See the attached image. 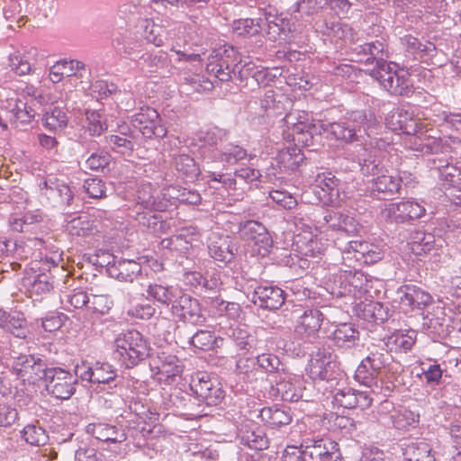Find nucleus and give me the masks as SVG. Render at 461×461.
I'll return each instance as SVG.
<instances>
[{
	"instance_id": "nucleus-19",
	"label": "nucleus",
	"mask_w": 461,
	"mask_h": 461,
	"mask_svg": "<svg viewBox=\"0 0 461 461\" xmlns=\"http://www.w3.org/2000/svg\"><path fill=\"white\" fill-rule=\"evenodd\" d=\"M338 179L331 174H320L316 178L315 194L320 202L326 205H332L339 195Z\"/></svg>"
},
{
	"instance_id": "nucleus-28",
	"label": "nucleus",
	"mask_w": 461,
	"mask_h": 461,
	"mask_svg": "<svg viewBox=\"0 0 461 461\" xmlns=\"http://www.w3.org/2000/svg\"><path fill=\"white\" fill-rule=\"evenodd\" d=\"M276 159L280 168L293 171L303 163L304 155L296 144H293L281 149Z\"/></svg>"
},
{
	"instance_id": "nucleus-63",
	"label": "nucleus",
	"mask_w": 461,
	"mask_h": 461,
	"mask_svg": "<svg viewBox=\"0 0 461 461\" xmlns=\"http://www.w3.org/2000/svg\"><path fill=\"white\" fill-rule=\"evenodd\" d=\"M92 92L95 94L97 98H106L110 95L116 92L117 86L113 83H109L105 80H96L92 86Z\"/></svg>"
},
{
	"instance_id": "nucleus-25",
	"label": "nucleus",
	"mask_w": 461,
	"mask_h": 461,
	"mask_svg": "<svg viewBox=\"0 0 461 461\" xmlns=\"http://www.w3.org/2000/svg\"><path fill=\"white\" fill-rule=\"evenodd\" d=\"M285 290H252L251 302L266 310L279 309L285 303Z\"/></svg>"
},
{
	"instance_id": "nucleus-16",
	"label": "nucleus",
	"mask_w": 461,
	"mask_h": 461,
	"mask_svg": "<svg viewBox=\"0 0 461 461\" xmlns=\"http://www.w3.org/2000/svg\"><path fill=\"white\" fill-rule=\"evenodd\" d=\"M355 312L362 320L375 324H383L388 320L389 310L375 301H361L356 303Z\"/></svg>"
},
{
	"instance_id": "nucleus-37",
	"label": "nucleus",
	"mask_w": 461,
	"mask_h": 461,
	"mask_svg": "<svg viewBox=\"0 0 461 461\" xmlns=\"http://www.w3.org/2000/svg\"><path fill=\"white\" fill-rule=\"evenodd\" d=\"M67 230L70 235L83 238L91 236L97 231L94 221L87 216L74 218L68 223Z\"/></svg>"
},
{
	"instance_id": "nucleus-3",
	"label": "nucleus",
	"mask_w": 461,
	"mask_h": 461,
	"mask_svg": "<svg viewBox=\"0 0 461 461\" xmlns=\"http://www.w3.org/2000/svg\"><path fill=\"white\" fill-rule=\"evenodd\" d=\"M371 76L391 94L402 95L409 92L411 86L409 73L402 68L398 69L394 63L377 61Z\"/></svg>"
},
{
	"instance_id": "nucleus-33",
	"label": "nucleus",
	"mask_w": 461,
	"mask_h": 461,
	"mask_svg": "<svg viewBox=\"0 0 461 461\" xmlns=\"http://www.w3.org/2000/svg\"><path fill=\"white\" fill-rule=\"evenodd\" d=\"M231 30L239 37L250 38L261 32L262 21L253 18L238 19L232 22Z\"/></svg>"
},
{
	"instance_id": "nucleus-56",
	"label": "nucleus",
	"mask_w": 461,
	"mask_h": 461,
	"mask_svg": "<svg viewBox=\"0 0 461 461\" xmlns=\"http://www.w3.org/2000/svg\"><path fill=\"white\" fill-rule=\"evenodd\" d=\"M270 199L279 207L291 210L297 205V200L288 192L282 190H272L269 192Z\"/></svg>"
},
{
	"instance_id": "nucleus-57",
	"label": "nucleus",
	"mask_w": 461,
	"mask_h": 461,
	"mask_svg": "<svg viewBox=\"0 0 461 461\" xmlns=\"http://www.w3.org/2000/svg\"><path fill=\"white\" fill-rule=\"evenodd\" d=\"M263 233H268L267 229L258 221H247L241 230L242 237L245 239L247 243L255 240H259L258 237L262 236Z\"/></svg>"
},
{
	"instance_id": "nucleus-44",
	"label": "nucleus",
	"mask_w": 461,
	"mask_h": 461,
	"mask_svg": "<svg viewBox=\"0 0 461 461\" xmlns=\"http://www.w3.org/2000/svg\"><path fill=\"white\" fill-rule=\"evenodd\" d=\"M116 378V371L113 369L110 364L96 363L95 366L94 367L93 384L108 385V389H112L113 385H111V384L115 382Z\"/></svg>"
},
{
	"instance_id": "nucleus-38",
	"label": "nucleus",
	"mask_w": 461,
	"mask_h": 461,
	"mask_svg": "<svg viewBox=\"0 0 461 461\" xmlns=\"http://www.w3.org/2000/svg\"><path fill=\"white\" fill-rule=\"evenodd\" d=\"M256 365L267 373V380L285 371V365L273 354L264 353L258 356Z\"/></svg>"
},
{
	"instance_id": "nucleus-2",
	"label": "nucleus",
	"mask_w": 461,
	"mask_h": 461,
	"mask_svg": "<svg viewBox=\"0 0 461 461\" xmlns=\"http://www.w3.org/2000/svg\"><path fill=\"white\" fill-rule=\"evenodd\" d=\"M294 246L297 254H285L282 262L293 269L296 275H301L310 267V261L303 257H316L322 254L326 249V245L321 242L318 234L307 230H303L295 236Z\"/></svg>"
},
{
	"instance_id": "nucleus-62",
	"label": "nucleus",
	"mask_w": 461,
	"mask_h": 461,
	"mask_svg": "<svg viewBox=\"0 0 461 461\" xmlns=\"http://www.w3.org/2000/svg\"><path fill=\"white\" fill-rule=\"evenodd\" d=\"M402 41L409 50L415 52H428L432 53L436 50V47L431 42L421 43L419 40L411 35H406L402 38Z\"/></svg>"
},
{
	"instance_id": "nucleus-43",
	"label": "nucleus",
	"mask_w": 461,
	"mask_h": 461,
	"mask_svg": "<svg viewBox=\"0 0 461 461\" xmlns=\"http://www.w3.org/2000/svg\"><path fill=\"white\" fill-rule=\"evenodd\" d=\"M8 66L11 71L19 77L32 75L34 72V69L25 54H22L19 51H15L9 55Z\"/></svg>"
},
{
	"instance_id": "nucleus-14",
	"label": "nucleus",
	"mask_w": 461,
	"mask_h": 461,
	"mask_svg": "<svg viewBox=\"0 0 461 461\" xmlns=\"http://www.w3.org/2000/svg\"><path fill=\"white\" fill-rule=\"evenodd\" d=\"M230 54H235L233 48L223 50V51H216L210 57V60L206 65V70L209 74L213 75L221 81H227L230 78L231 66L236 60L230 62Z\"/></svg>"
},
{
	"instance_id": "nucleus-4",
	"label": "nucleus",
	"mask_w": 461,
	"mask_h": 461,
	"mask_svg": "<svg viewBox=\"0 0 461 461\" xmlns=\"http://www.w3.org/2000/svg\"><path fill=\"white\" fill-rule=\"evenodd\" d=\"M190 389L198 401L207 406L220 405L225 398V391L216 377H212L206 372H198L193 377Z\"/></svg>"
},
{
	"instance_id": "nucleus-35",
	"label": "nucleus",
	"mask_w": 461,
	"mask_h": 461,
	"mask_svg": "<svg viewBox=\"0 0 461 461\" xmlns=\"http://www.w3.org/2000/svg\"><path fill=\"white\" fill-rule=\"evenodd\" d=\"M443 131L453 143H461V113L443 112Z\"/></svg>"
},
{
	"instance_id": "nucleus-52",
	"label": "nucleus",
	"mask_w": 461,
	"mask_h": 461,
	"mask_svg": "<svg viewBox=\"0 0 461 461\" xmlns=\"http://www.w3.org/2000/svg\"><path fill=\"white\" fill-rule=\"evenodd\" d=\"M262 235L263 236L258 237L259 240H255L247 244L250 249L252 255L264 258L270 252L272 248V239L269 233H263Z\"/></svg>"
},
{
	"instance_id": "nucleus-26",
	"label": "nucleus",
	"mask_w": 461,
	"mask_h": 461,
	"mask_svg": "<svg viewBox=\"0 0 461 461\" xmlns=\"http://www.w3.org/2000/svg\"><path fill=\"white\" fill-rule=\"evenodd\" d=\"M259 417L261 420L270 426L271 429H277L288 425L292 421L290 408H281L276 405L262 408L259 412Z\"/></svg>"
},
{
	"instance_id": "nucleus-23",
	"label": "nucleus",
	"mask_w": 461,
	"mask_h": 461,
	"mask_svg": "<svg viewBox=\"0 0 461 461\" xmlns=\"http://www.w3.org/2000/svg\"><path fill=\"white\" fill-rule=\"evenodd\" d=\"M282 373L273 378H268V382L271 384L270 395L276 398L280 397L283 401L291 402L299 401L301 394L297 392L294 384L285 380Z\"/></svg>"
},
{
	"instance_id": "nucleus-59",
	"label": "nucleus",
	"mask_w": 461,
	"mask_h": 461,
	"mask_svg": "<svg viewBox=\"0 0 461 461\" xmlns=\"http://www.w3.org/2000/svg\"><path fill=\"white\" fill-rule=\"evenodd\" d=\"M68 317L64 313L50 312L41 318V327L46 332H54L59 330Z\"/></svg>"
},
{
	"instance_id": "nucleus-18",
	"label": "nucleus",
	"mask_w": 461,
	"mask_h": 461,
	"mask_svg": "<svg viewBox=\"0 0 461 461\" xmlns=\"http://www.w3.org/2000/svg\"><path fill=\"white\" fill-rule=\"evenodd\" d=\"M208 250L215 260L228 263L234 258L237 249L229 237L213 234L209 239Z\"/></svg>"
},
{
	"instance_id": "nucleus-15",
	"label": "nucleus",
	"mask_w": 461,
	"mask_h": 461,
	"mask_svg": "<svg viewBox=\"0 0 461 461\" xmlns=\"http://www.w3.org/2000/svg\"><path fill=\"white\" fill-rule=\"evenodd\" d=\"M375 176L372 180L371 191L373 193L393 195L401 189L402 179L388 174V170L375 166L372 169Z\"/></svg>"
},
{
	"instance_id": "nucleus-54",
	"label": "nucleus",
	"mask_w": 461,
	"mask_h": 461,
	"mask_svg": "<svg viewBox=\"0 0 461 461\" xmlns=\"http://www.w3.org/2000/svg\"><path fill=\"white\" fill-rule=\"evenodd\" d=\"M356 393V389L351 387H344L336 391L333 399L339 406L343 408L355 409L357 408Z\"/></svg>"
},
{
	"instance_id": "nucleus-31",
	"label": "nucleus",
	"mask_w": 461,
	"mask_h": 461,
	"mask_svg": "<svg viewBox=\"0 0 461 461\" xmlns=\"http://www.w3.org/2000/svg\"><path fill=\"white\" fill-rule=\"evenodd\" d=\"M321 128V134L326 138L334 139L344 142H351L356 140V132L353 129L347 127L344 123H320Z\"/></svg>"
},
{
	"instance_id": "nucleus-36",
	"label": "nucleus",
	"mask_w": 461,
	"mask_h": 461,
	"mask_svg": "<svg viewBox=\"0 0 461 461\" xmlns=\"http://www.w3.org/2000/svg\"><path fill=\"white\" fill-rule=\"evenodd\" d=\"M143 32L144 40L156 47H162L165 43V28L158 23H156L152 19H145L143 21Z\"/></svg>"
},
{
	"instance_id": "nucleus-24",
	"label": "nucleus",
	"mask_w": 461,
	"mask_h": 461,
	"mask_svg": "<svg viewBox=\"0 0 461 461\" xmlns=\"http://www.w3.org/2000/svg\"><path fill=\"white\" fill-rule=\"evenodd\" d=\"M0 328L19 339H24L28 334L24 314L17 311L5 312L0 318Z\"/></svg>"
},
{
	"instance_id": "nucleus-17",
	"label": "nucleus",
	"mask_w": 461,
	"mask_h": 461,
	"mask_svg": "<svg viewBox=\"0 0 461 461\" xmlns=\"http://www.w3.org/2000/svg\"><path fill=\"white\" fill-rule=\"evenodd\" d=\"M331 339L337 347L348 349L358 345L360 331L355 323L340 322L335 325Z\"/></svg>"
},
{
	"instance_id": "nucleus-8",
	"label": "nucleus",
	"mask_w": 461,
	"mask_h": 461,
	"mask_svg": "<svg viewBox=\"0 0 461 461\" xmlns=\"http://www.w3.org/2000/svg\"><path fill=\"white\" fill-rule=\"evenodd\" d=\"M406 119H402L399 131L416 136L420 143L418 150L424 152H438L440 149V138L432 137L428 134V124L412 117V114L406 111Z\"/></svg>"
},
{
	"instance_id": "nucleus-58",
	"label": "nucleus",
	"mask_w": 461,
	"mask_h": 461,
	"mask_svg": "<svg viewBox=\"0 0 461 461\" xmlns=\"http://www.w3.org/2000/svg\"><path fill=\"white\" fill-rule=\"evenodd\" d=\"M112 157L108 152H96L86 160V167L91 170L102 171L109 166Z\"/></svg>"
},
{
	"instance_id": "nucleus-45",
	"label": "nucleus",
	"mask_w": 461,
	"mask_h": 461,
	"mask_svg": "<svg viewBox=\"0 0 461 461\" xmlns=\"http://www.w3.org/2000/svg\"><path fill=\"white\" fill-rule=\"evenodd\" d=\"M266 21L267 23V34L271 41H276L277 38L290 30L289 21L277 15H273L270 13L266 14Z\"/></svg>"
},
{
	"instance_id": "nucleus-48",
	"label": "nucleus",
	"mask_w": 461,
	"mask_h": 461,
	"mask_svg": "<svg viewBox=\"0 0 461 461\" xmlns=\"http://www.w3.org/2000/svg\"><path fill=\"white\" fill-rule=\"evenodd\" d=\"M44 125L50 131H59L66 127L68 117L60 108L54 107L47 112L43 118Z\"/></svg>"
},
{
	"instance_id": "nucleus-7",
	"label": "nucleus",
	"mask_w": 461,
	"mask_h": 461,
	"mask_svg": "<svg viewBox=\"0 0 461 461\" xmlns=\"http://www.w3.org/2000/svg\"><path fill=\"white\" fill-rule=\"evenodd\" d=\"M286 122L291 125L293 138L294 141L303 146L312 144L313 135L321 134V128L319 127L322 122H315L312 115L305 111H299L296 113L286 115Z\"/></svg>"
},
{
	"instance_id": "nucleus-50",
	"label": "nucleus",
	"mask_w": 461,
	"mask_h": 461,
	"mask_svg": "<svg viewBox=\"0 0 461 461\" xmlns=\"http://www.w3.org/2000/svg\"><path fill=\"white\" fill-rule=\"evenodd\" d=\"M372 243L366 240H351L343 250L344 259L352 256L357 261H363Z\"/></svg>"
},
{
	"instance_id": "nucleus-46",
	"label": "nucleus",
	"mask_w": 461,
	"mask_h": 461,
	"mask_svg": "<svg viewBox=\"0 0 461 461\" xmlns=\"http://www.w3.org/2000/svg\"><path fill=\"white\" fill-rule=\"evenodd\" d=\"M86 128L92 136H99L107 129L106 122L104 120V114L98 111H86Z\"/></svg>"
},
{
	"instance_id": "nucleus-5",
	"label": "nucleus",
	"mask_w": 461,
	"mask_h": 461,
	"mask_svg": "<svg viewBox=\"0 0 461 461\" xmlns=\"http://www.w3.org/2000/svg\"><path fill=\"white\" fill-rule=\"evenodd\" d=\"M44 375L46 390L53 397L68 400L76 393L77 377H74L69 370L52 366Z\"/></svg>"
},
{
	"instance_id": "nucleus-47",
	"label": "nucleus",
	"mask_w": 461,
	"mask_h": 461,
	"mask_svg": "<svg viewBox=\"0 0 461 461\" xmlns=\"http://www.w3.org/2000/svg\"><path fill=\"white\" fill-rule=\"evenodd\" d=\"M8 110L12 113L13 118L22 123L30 122L35 116V111L26 103L17 99L14 104H9Z\"/></svg>"
},
{
	"instance_id": "nucleus-64",
	"label": "nucleus",
	"mask_w": 461,
	"mask_h": 461,
	"mask_svg": "<svg viewBox=\"0 0 461 461\" xmlns=\"http://www.w3.org/2000/svg\"><path fill=\"white\" fill-rule=\"evenodd\" d=\"M441 180L443 181L442 185L444 189L446 187H451L457 184V182H461V173L460 171L452 166H447L441 171Z\"/></svg>"
},
{
	"instance_id": "nucleus-13",
	"label": "nucleus",
	"mask_w": 461,
	"mask_h": 461,
	"mask_svg": "<svg viewBox=\"0 0 461 461\" xmlns=\"http://www.w3.org/2000/svg\"><path fill=\"white\" fill-rule=\"evenodd\" d=\"M86 434L97 441L106 444L122 443L127 439V435L122 426L113 425L105 421H94L86 426Z\"/></svg>"
},
{
	"instance_id": "nucleus-11",
	"label": "nucleus",
	"mask_w": 461,
	"mask_h": 461,
	"mask_svg": "<svg viewBox=\"0 0 461 461\" xmlns=\"http://www.w3.org/2000/svg\"><path fill=\"white\" fill-rule=\"evenodd\" d=\"M426 209L415 201H402L389 203L383 211V214L395 222H404L410 220L421 218Z\"/></svg>"
},
{
	"instance_id": "nucleus-41",
	"label": "nucleus",
	"mask_w": 461,
	"mask_h": 461,
	"mask_svg": "<svg viewBox=\"0 0 461 461\" xmlns=\"http://www.w3.org/2000/svg\"><path fill=\"white\" fill-rule=\"evenodd\" d=\"M174 167L183 177L194 178L199 174V167L194 159L186 154H179L174 158Z\"/></svg>"
},
{
	"instance_id": "nucleus-10",
	"label": "nucleus",
	"mask_w": 461,
	"mask_h": 461,
	"mask_svg": "<svg viewBox=\"0 0 461 461\" xmlns=\"http://www.w3.org/2000/svg\"><path fill=\"white\" fill-rule=\"evenodd\" d=\"M13 368L20 378L35 384L39 380L44 381V375L50 367H47L46 364L39 357L21 355L14 362Z\"/></svg>"
},
{
	"instance_id": "nucleus-29",
	"label": "nucleus",
	"mask_w": 461,
	"mask_h": 461,
	"mask_svg": "<svg viewBox=\"0 0 461 461\" xmlns=\"http://www.w3.org/2000/svg\"><path fill=\"white\" fill-rule=\"evenodd\" d=\"M416 339V330H399L387 338L386 346L389 347L391 350L394 348L395 350L407 352L411 349Z\"/></svg>"
},
{
	"instance_id": "nucleus-20",
	"label": "nucleus",
	"mask_w": 461,
	"mask_h": 461,
	"mask_svg": "<svg viewBox=\"0 0 461 461\" xmlns=\"http://www.w3.org/2000/svg\"><path fill=\"white\" fill-rule=\"evenodd\" d=\"M169 402L175 408V411L184 416H197L202 411L199 410L201 402L197 395L193 396L185 392H175L170 394Z\"/></svg>"
},
{
	"instance_id": "nucleus-53",
	"label": "nucleus",
	"mask_w": 461,
	"mask_h": 461,
	"mask_svg": "<svg viewBox=\"0 0 461 461\" xmlns=\"http://www.w3.org/2000/svg\"><path fill=\"white\" fill-rule=\"evenodd\" d=\"M75 461H100L97 451L88 442L76 438Z\"/></svg>"
},
{
	"instance_id": "nucleus-30",
	"label": "nucleus",
	"mask_w": 461,
	"mask_h": 461,
	"mask_svg": "<svg viewBox=\"0 0 461 461\" xmlns=\"http://www.w3.org/2000/svg\"><path fill=\"white\" fill-rule=\"evenodd\" d=\"M240 439L241 444L255 450L267 449L269 446L266 432L259 427L241 430Z\"/></svg>"
},
{
	"instance_id": "nucleus-49",
	"label": "nucleus",
	"mask_w": 461,
	"mask_h": 461,
	"mask_svg": "<svg viewBox=\"0 0 461 461\" xmlns=\"http://www.w3.org/2000/svg\"><path fill=\"white\" fill-rule=\"evenodd\" d=\"M190 344L198 349L206 351L215 347L217 339L212 332L201 330L191 337Z\"/></svg>"
},
{
	"instance_id": "nucleus-40",
	"label": "nucleus",
	"mask_w": 461,
	"mask_h": 461,
	"mask_svg": "<svg viewBox=\"0 0 461 461\" xmlns=\"http://www.w3.org/2000/svg\"><path fill=\"white\" fill-rule=\"evenodd\" d=\"M431 447L426 442L409 445L405 450L407 461H435Z\"/></svg>"
},
{
	"instance_id": "nucleus-34",
	"label": "nucleus",
	"mask_w": 461,
	"mask_h": 461,
	"mask_svg": "<svg viewBox=\"0 0 461 461\" xmlns=\"http://www.w3.org/2000/svg\"><path fill=\"white\" fill-rule=\"evenodd\" d=\"M224 135V131L217 126H204L198 130L193 140L201 148L212 147L217 144Z\"/></svg>"
},
{
	"instance_id": "nucleus-60",
	"label": "nucleus",
	"mask_w": 461,
	"mask_h": 461,
	"mask_svg": "<svg viewBox=\"0 0 461 461\" xmlns=\"http://www.w3.org/2000/svg\"><path fill=\"white\" fill-rule=\"evenodd\" d=\"M89 308L102 315L108 313L113 305V301L106 294H90Z\"/></svg>"
},
{
	"instance_id": "nucleus-42",
	"label": "nucleus",
	"mask_w": 461,
	"mask_h": 461,
	"mask_svg": "<svg viewBox=\"0 0 461 461\" xmlns=\"http://www.w3.org/2000/svg\"><path fill=\"white\" fill-rule=\"evenodd\" d=\"M325 442L323 438H304L302 442V447H303V461H320L321 453H325Z\"/></svg>"
},
{
	"instance_id": "nucleus-61",
	"label": "nucleus",
	"mask_w": 461,
	"mask_h": 461,
	"mask_svg": "<svg viewBox=\"0 0 461 461\" xmlns=\"http://www.w3.org/2000/svg\"><path fill=\"white\" fill-rule=\"evenodd\" d=\"M84 188L86 194L95 199L105 197V185L99 178H88L85 181Z\"/></svg>"
},
{
	"instance_id": "nucleus-22",
	"label": "nucleus",
	"mask_w": 461,
	"mask_h": 461,
	"mask_svg": "<svg viewBox=\"0 0 461 461\" xmlns=\"http://www.w3.org/2000/svg\"><path fill=\"white\" fill-rule=\"evenodd\" d=\"M332 285L347 288H367L373 286L372 279H369L365 273L357 270H339L333 276Z\"/></svg>"
},
{
	"instance_id": "nucleus-1",
	"label": "nucleus",
	"mask_w": 461,
	"mask_h": 461,
	"mask_svg": "<svg viewBox=\"0 0 461 461\" xmlns=\"http://www.w3.org/2000/svg\"><path fill=\"white\" fill-rule=\"evenodd\" d=\"M113 358L126 368H131L145 360L150 347L144 336L136 330L121 332L114 339Z\"/></svg>"
},
{
	"instance_id": "nucleus-32",
	"label": "nucleus",
	"mask_w": 461,
	"mask_h": 461,
	"mask_svg": "<svg viewBox=\"0 0 461 461\" xmlns=\"http://www.w3.org/2000/svg\"><path fill=\"white\" fill-rule=\"evenodd\" d=\"M21 436L27 444L35 447L44 446L49 440V435L39 420L26 425Z\"/></svg>"
},
{
	"instance_id": "nucleus-55",
	"label": "nucleus",
	"mask_w": 461,
	"mask_h": 461,
	"mask_svg": "<svg viewBox=\"0 0 461 461\" xmlns=\"http://www.w3.org/2000/svg\"><path fill=\"white\" fill-rule=\"evenodd\" d=\"M176 294L171 306L174 314L180 317H187L184 311L188 310V306L194 303V300L190 295L183 293V290H175Z\"/></svg>"
},
{
	"instance_id": "nucleus-6",
	"label": "nucleus",
	"mask_w": 461,
	"mask_h": 461,
	"mask_svg": "<svg viewBox=\"0 0 461 461\" xmlns=\"http://www.w3.org/2000/svg\"><path fill=\"white\" fill-rule=\"evenodd\" d=\"M336 356L325 348H317L310 355L308 372L312 379L336 380L339 375Z\"/></svg>"
},
{
	"instance_id": "nucleus-21",
	"label": "nucleus",
	"mask_w": 461,
	"mask_h": 461,
	"mask_svg": "<svg viewBox=\"0 0 461 461\" xmlns=\"http://www.w3.org/2000/svg\"><path fill=\"white\" fill-rule=\"evenodd\" d=\"M323 321L322 313L316 309L307 310L296 321L294 331L303 337L315 336Z\"/></svg>"
},
{
	"instance_id": "nucleus-39",
	"label": "nucleus",
	"mask_w": 461,
	"mask_h": 461,
	"mask_svg": "<svg viewBox=\"0 0 461 461\" xmlns=\"http://www.w3.org/2000/svg\"><path fill=\"white\" fill-rule=\"evenodd\" d=\"M366 359H363L355 372V379L361 384L373 389L380 388L378 385L377 374L380 370L368 366Z\"/></svg>"
},
{
	"instance_id": "nucleus-12",
	"label": "nucleus",
	"mask_w": 461,
	"mask_h": 461,
	"mask_svg": "<svg viewBox=\"0 0 461 461\" xmlns=\"http://www.w3.org/2000/svg\"><path fill=\"white\" fill-rule=\"evenodd\" d=\"M86 66L82 61L62 59L50 67L49 71L50 80L57 84L66 77L64 85H72L75 77H84Z\"/></svg>"
},
{
	"instance_id": "nucleus-27",
	"label": "nucleus",
	"mask_w": 461,
	"mask_h": 461,
	"mask_svg": "<svg viewBox=\"0 0 461 461\" xmlns=\"http://www.w3.org/2000/svg\"><path fill=\"white\" fill-rule=\"evenodd\" d=\"M407 248L414 256L424 257L435 249V239L422 230H416L411 235Z\"/></svg>"
},
{
	"instance_id": "nucleus-9",
	"label": "nucleus",
	"mask_w": 461,
	"mask_h": 461,
	"mask_svg": "<svg viewBox=\"0 0 461 461\" xmlns=\"http://www.w3.org/2000/svg\"><path fill=\"white\" fill-rule=\"evenodd\" d=\"M131 122L147 139L164 138L167 133V128L161 123L159 113L149 106L140 108L132 116Z\"/></svg>"
},
{
	"instance_id": "nucleus-51",
	"label": "nucleus",
	"mask_w": 461,
	"mask_h": 461,
	"mask_svg": "<svg viewBox=\"0 0 461 461\" xmlns=\"http://www.w3.org/2000/svg\"><path fill=\"white\" fill-rule=\"evenodd\" d=\"M159 360L161 364L158 366V372L167 377H175L182 373L183 367L179 365V360L176 356L159 357Z\"/></svg>"
}]
</instances>
